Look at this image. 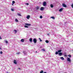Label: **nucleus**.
Here are the masks:
<instances>
[{
  "instance_id": "f257e3e1",
  "label": "nucleus",
  "mask_w": 73,
  "mask_h": 73,
  "mask_svg": "<svg viewBox=\"0 0 73 73\" xmlns=\"http://www.w3.org/2000/svg\"><path fill=\"white\" fill-rule=\"evenodd\" d=\"M33 41L34 43H36V42H37V40L35 38H34L33 39Z\"/></svg>"
},
{
  "instance_id": "f03ea898",
  "label": "nucleus",
  "mask_w": 73,
  "mask_h": 73,
  "mask_svg": "<svg viewBox=\"0 0 73 73\" xmlns=\"http://www.w3.org/2000/svg\"><path fill=\"white\" fill-rule=\"evenodd\" d=\"M62 5L63 7H64L65 8H66V5L65 4L63 3L62 4Z\"/></svg>"
},
{
  "instance_id": "7ed1b4c3",
  "label": "nucleus",
  "mask_w": 73,
  "mask_h": 73,
  "mask_svg": "<svg viewBox=\"0 0 73 73\" xmlns=\"http://www.w3.org/2000/svg\"><path fill=\"white\" fill-rule=\"evenodd\" d=\"M43 5L44 6H45L46 5V2L44 1L43 2Z\"/></svg>"
},
{
  "instance_id": "20e7f679",
  "label": "nucleus",
  "mask_w": 73,
  "mask_h": 73,
  "mask_svg": "<svg viewBox=\"0 0 73 73\" xmlns=\"http://www.w3.org/2000/svg\"><path fill=\"white\" fill-rule=\"evenodd\" d=\"M67 60L69 62H70V61H71V60L69 58H67Z\"/></svg>"
},
{
  "instance_id": "39448f33",
  "label": "nucleus",
  "mask_w": 73,
  "mask_h": 73,
  "mask_svg": "<svg viewBox=\"0 0 73 73\" xmlns=\"http://www.w3.org/2000/svg\"><path fill=\"white\" fill-rule=\"evenodd\" d=\"M58 55L60 56H62V53L59 52L58 54Z\"/></svg>"
},
{
  "instance_id": "423d86ee",
  "label": "nucleus",
  "mask_w": 73,
  "mask_h": 73,
  "mask_svg": "<svg viewBox=\"0 0 73 73\" xmlns=\"http://www.w3.org/2000/svg\"><path fill=\"white\" fill-rule=\"evenodd\" d=\"M25 25H27V26H31V25L30 24H28V23H25Z\"/></svg>"
},
{
  "instance_id": "0eeeda50",
  "label": "nucleus",
  "mask_w": 73,
  "mask_h": 73,
  "mask_svg": "<svg viewBox=\"0 0 73 73\" xmlns=\"http://www.w3.org/2000/svg\"><path fill=\"white\" fill-rule=\"evenodd\" d=\"M14 64H17V62H16V60H14Z\"/></svg>"
},
{
  "instance_id": "6e6552de",
  "label": "nucleus",
  "mask_w": 73,
  "mask_h": 73,
  "mask_svg": "<svg viewBox=\"0 0 73 73\" xmlns=\"http://www.w3.org/2000/svg\"><path fill=\"white\" fill-rule=\"evenodd\" d=\"M21 42H24V39H21Z\"/></svg>"
},
{
  "instance_id": "1a4fd4ad",
  "label": "nucleus",
  "mask_w": 73,
  "mask_h": 73,
  "mask_svg": "<svg viewBox=\"0 0 73 73\" xmlns=\"http://www.w3.org/2000/svg\"><path fill=\"white\" fill-rule=\"evenodd\" d=\"M44 7H42L40 9V10H41V11H43V10H44Z\"/></svg>"
},
{
  "instance_id": "9d476101",
  "label": "nucleus",
  "mask_w": 73,
  "mask_h": 73,
  "mask_svg": "<svg viewBox=\"0 0 73 73\" xmlns=\"http://www.w3.org/2000/svg\"><path fill=\"white\" fill-rule=\"evenodd\" d=\"M17 15H18V16H21V13H18Z\"/></svg>"
},
{
  "instance_id": "9b49d317",
  "label": "nucleus",
  "mask_w": 73,
  "mask_h": 73,
  "mask_svg": "<svg viewBox=\"0 0 73 73\" xmlns=\"http://www.w3.org/2000/svg\"><path fill=\"white\" fill-rule=\"evenodd\" d=\"M27 19H29V18H30V15H27Z\"/></svg>"
},
{
  "instance_id": "f8f14e48",
  "label": "nucleus",
  "mask_w": 73,
  "mask_h": 73,
  "mask_svg": "<svg viewBox=\"0 0 73 73\" xmlns=\"http://www.w3.org/2000/svg\"><path fill=\"white\" fill-rule=\"evenodd\" d=\"M63 10V9L61 8L59 10V11L60 12H62V11Z\"/></svg>"
},
{
  "instance_id": "ddd939ff",
  "label": "nucleus",
  "mask_w": 73,
  "mask_h": 73,
  "mask_svg": "<svg viewBox=\"0 0 73 73\" xmlns=\"http://www.w3.org/2000/svg\"><path fill=\"white\" fill-rule=\"evenodd\" d=\"M29 41L30 42H32V38H31L29 39Z\"/></svg>"
},
{
  "instance_id": "4468645a",
  "label": "nucleus",
  "mask_w": 73,
  "mask_h": 73,
  "mask_svg": "<svg viewBox=\"0 0 73 73\" xmlns=\"http://www.w3.org/2000/svg\"><path fill=\"white\" fill-rule=\"evenodd\" d=\"M61 50H59L58 51V53H60V52H61Z\"/></svg>"
},
{
  "instance_id": "2eb2a0df",
  "label": "nucleus",
  "mask_w": 73,
  "mask_h": 73,
  "mask_svg": "<svg viewBox=\"0 0 73 73\" xmlns=\"http://www.w3.org/2000/svg\"><path fill=\"white\" fill-rule=\"evenodd\" d=\"M60 59H61V60H64V58H63V57H61L60 58Z\"/></svg>"
},
{
  "instance_id": "dca6fc26",
  "label": "nucleus",
  "mask_w": 73,
  "mask_h": 73,
  "mask_svg": "<svg viewBox=\"0 0 73 73\" xmlns=\"http://www.w3.org/2000/svg\"><path fill=\"white\" fill-rule=\"evenodd\" d=\"M39 9V7L38 6H37L36 7V10H38Z\"/></svg>"
},
{
  "instance_id": "f3484780",
  "label": "nucleus",
  "mask_w": 73,
  "mask_h": 73,
  "mask_svg": "<svg viewBox=\"0 0 73 73\" xmlns=\"http://www.w3.org/2000/svg\"><path fill=\"white\" fill-rule=\"evenodd\" d=\"M50 6L51 8H53V5L52 4H51Z\"/></svg>"
},
{
  "instance_id": "a211bd4d",
  "label": "nucleus",
  "mask_w": 73,
  "mask_h": 73,
  "mask_svg": "<svg viewBox=\"0 0 73 73\" xmlns=\"http://www.w3.org/2000/svg\"><path fill=\"white\" fill-rule=\"evenodd\" d=\"M15 21L16 22H19V21H18V20L17 19H15Z\"/></svg>"
},
{
  "instance_id": "6ab92c4d",
  "label": "nucleus",
  "mask_w": 73,
  "mask_h": 73,
  "mask_svg": "<svg viewBox=\"0 0 73 73\" xmlns=\"http://www.w3.org/2000/svg\"><path fill=\"white\" fill-rule=\"evenodd\" d=\"M45 42H46V43H48L49 42V41L46 40Z\"/></svg>"
},
{
  "instance_id": "aec40b11",
  "label": "nucleus",
  "mask_w": 73,
  "mask_h": 73,
  "mask_svg": "<svg viewBox=\"0 0 73 73\" xmlns=\"http://www.w3.org/2000/svg\"><path fill=\"white\" fill-rule=\"evenodd\" d=\"M58 52H55V54H58Z\"/></svg>"
},
{
  "instance_id": "412c9836",
  "label": "nucleus",
  "mask_w": 73,
  "mask_h": 73,
  "mask_svg": "<svg viewBox=\"0 0 73 73\" xmlns=\"http://www.w3.org/2000/svg\"><path fill=\"white\" fill-rule=\"evenodd\" d=\"M39 40L40 41V42L42 41V40H41V38H39Z\"/></svg>"
},
{
  "instance_id": "4be33fe9",
  "label": "nucleus",
  "mask_w": 73,
  "mask_h": 73,
  "mask_svg": "<svg viewBox=\"0 0 73 73\" xmlns=\"http://www.w3.org/2000/svg\"><path fill=\"white\" fill-rule=\"evenodd\" d=\"M68 57H70H70H72V56L70 55H68Z\"/></svg>"
},
{
  "instance_id": "5701e85b",
  "label": "nucleus",
  "mask_w": 73,
  "mask_h": 73,
  "mask_svg": "<svg viewBox=\"0 0 73 73\" xmlns=\"http://www.w3.org/2000/svg\"><path fill=\"white\" fill-rule=\"evenodd\" d=\"M51 18H52V19H54L55 18L54 17H51Z\"/></svg>"
},
{
  "instance_id": "b1692460",
  "label": "nucleus",
  "mask_w": 73,
  "mask_h": 73,
  "mask_svg": "<svg viewBox=\"0 0 73 73\" xmlns=\"http://www.w3.org/2000/svg\"><path fill=\"white\" fill-rule=\"evenodd\" d=\"M11 11H14V10H15V9L11 8Z\"/></svg>"
},
{
  "instance_id": "393cba45",
  "label": "nucleus",
  "mask_w": 73,
  "mask_h": 73,
  "mask_svg": "<svg viewBox=\"0 0 73 73\" xmlns=\"http://www.w3.org/2000/svg\"><path fill=\"white\" fill-rule=\"evenodd\" d=\"M15 1H12V3H13V4H15Z\"/></svg>"
},
{
  "instance_id": "a878e982",
  "label": "nucleus",
  "mask_w": 73,
  "mask_h": 73,
  "mask_svg": "<svg viewBox=\"0 0 73 73\" xmlns=\"http://www.w3.org/2000/svg\"><path fill=\"white\" fill-rule=\"evenodd\" d=\"M40 19H42V16L41 15H40Z\"/></svg>"
},
{
  "instance_id": "bb28decb",
  "label": "nucleus",
  "mask_w": 73,
  "mask_h": 73,
  "mask_svg": "<svg viewBox=\"0 0 73 73\" xmlns=\"http://www.w3.org/2000/svg\"><path fill=\"white\" fill-rule=\"evenodd\" d=\"M17 54H20V52H17L16 53Z\"/></svg>"
},
{
  "instance_id": "cd10ccee",
  "label": "nucleus",
  "mask_w": 73,
  "mask_h": 73,
  "mask_svg": "<svg viewBox=\"0 0 73 73\" xmlns=\"http://www.w3.org/2000/svg\"><path fill=\"white\" fill-rule=\"evenodd\" d=\"M43 73V71L42 70L40 72V73Z\"/></svg>"
},
{
  "instance_id": "c85d7f7f",
  "label": "nucleus",
  "mask_w": 73,
  "mask_h": 73,
  "mask_svg": "<svg viewBox=\"0 0 73 73\" xmlns=\"http://www.w3.org/2000/svg\"><path fill=\"white\" fill-rule=\"evenodd\" d=\"M25 28H28V27L26 25L25 26Z\"/></svg>"
},
{
  "instance_id": "c756f323",
  "label": "nucleus",
  "mask_w": 73,
  "mask_h": 73,
  "mask_svg": "<svg viewBox=\"0 0 73 73\" xmlns=\"http://www.w3.org/2000/svg\"><path fill=\"white\" fill-rule=\"evenodd\" d=\"M14 31H15V33H17V31H16V30H14Z\"/></svg>"
},
{
  "instance_id": "7c9ffc66",
  "label": "nucleus",
  "mask_w": 73,
  "mask_h": 73,
  "mask_svg": "<svg viewBox=\"0 0 73 73\" xmlns=\"http://www.w3.org/2000/svg\"><path fill=\"white\" fill-rule=\"evenodd\" d=\"M5 42L6 43V44H8V41H5Z\"/></svg>"
},
{
  "instance_id": "2f4dec72",
  "label": "nucleus",
  "mask_w": 73,
  "mask_h": 73,
  "mask_svg": "<svg viewBox=\"0 0 73 73\" xmlns=\"http://www.w3.org/2000/svg\"><path fill=\"white\" fill-rule=\"evenodd\" d=\"M71 7H72V8H73V4L71 5Z\"/></svg>"
},
{
  "instance_id": "473e14b6",
  "label": "nucleus",
  "mask_w": 73,
  "mask_h": 73,
  "mask_svg": "<svg viewBox=\"0 0 73 73\" xmlns=\"http://www.w3.org/2000/svg\"><path fill=\"white\" fill-rule=\"evenodd\" d=\"M0 54H3V52L1 51L0 52Z\"/></svg>"
},
{
  "instance_id": "72a5a7b5",
  "label": "nucleus",
  "mask_w": 73,
  "mask_h": 73,
  "mask_svg": "<svg viewBox=\"0 0 73 73\" xmlns=\"http://www.w3.org/2000/svg\"><path fill=\"white\" fill-rule=\"evenodd\" d=\"M64 57H67V55L66 54H65L64 55Z\"/></svg>"
},
{
  "instance_id": "f704fd0d",
  "label": "nucleus",
  "mask_w": 73,
  "mask_h": 73,
  "mask_svg": "<svg viewBox=\"0 0 73 73\" xmlns=\"http://www.w3.org/2000/svg\"><path fill=\"white\" fill-rule=\"evenodd\" d=\"M26 5H29V3H26Z\"/></svg>"
},
{
  "instance_id": "c9c22d12",
  "label": "nucleus",
  "mask_w": 73,
  "mask_h": 73,
  "mask_svg": "<svg viewBox=\"0 0 73 73\" xmlns=\"http://www.w3.org/2000/svg\"><path fill=\"white\" fill-rule=\"evenodd\" d=\"M42 50H43V51H45V50L44 49H42Z\"/></svg>"
},
{
  "instance_id": "e433bc0d",
  "label": "nucleus",
  "mask_w": 73,
  "mask_h": 73,
  "mask_svg": "<svg viewBox=\"0 0 73 73\" xmlns=\"http://www.w3.org/2000/svg\"><path fill=\"white\" fill-rule=\"evenodd\" d=\"M0 39H1H1H2V38H1V36H0Z\"/></svg>"
},
{
  "instance_id": "4c0bfd02",
  "label": "nucleus",
  "mask_w": 73,
  "mask_h": 73,
  "mask_svg": "<svg viewBox=\"0 0 73 73\" xmlns=\"http://www.w3.org/2000/svg\"><path fill=\"white\" fill-rule=\"evenodd\" d=\"M47 35H49V34L48 33V34H47Z\"/></svg>"
},
{
  "instance_id": "58836bf2",
  "label": "nucleus",
  "mask_w": 73,
  "mask_h": 73,
  "mask_svg": "<svg viewBox=\"0 0 73 73\" xmlns=\"http://www.w3.org/2000/svg\"><path fill=\"white\" fill-rule=\"evenodd\" d=\"M24 54H27V53H24Z\"/></svg>"
},
{
  "instance_id": "ea45409f",
  "label": "nucleus",
  "mask_w": 73,
  "mask_h": 73,
  "mask_svg": "<svg viewBox=\"0 0 73 73\" xmlns=\"http://www.w3.org/2000/svg\"><path fill=\"white\" fill-rule=\"evenodd\" d=\"M1 47H0V50H1Z\"/></svg>"
},
{
  "instance_id": "a19ab883",
  "label": "nucleus",
  "mask_w": 73,
  "mask_h": 73,
  "mask_svg": "<svg viewBox=\"0 0 73 73\" xmlns=\"http://www.w3.org/2000/svg\"><path fill=\"white\" fill-rule=\"evenodd\" d=\"M18 69H20V68H18Z\"/></svg>"
},
{
  "instance_id": "79ce46f5",
  "label": "nucleus",
  "mask_w": 73,
  "mask_h": 73,
  "mask_svg": "<svg viewBox=\"0 0 73 73\" xmlns=\"http://www.w3.org/2000/svg\"><path fill=\"white\" fill-rule=\"evenodd\" d=\"M43 73H46V72H43Z\"/></svg>"
},
{
  "instance_id": "37998d69",
  "label": "nucleus",
  "mask_w": 73,
  "mask_h": 73,
  "mask_svg": "<svg viewBox=\"0 0 73 73\" xmlns=\"http://www.w3.org/2000/svg\"><path fill=\"white\" fill-rule=\"evenodd\" d=\"M13 4H13V3H12V5H13Z\"/></svg>"
},
{
  "instance_id": "c03bdc74",
  "label": "nucleus",
  "mask_w": 73,
  "mask_h": 73,
  "mask_svg": "<svg viewBox=\"0 0 73 73\" xmlns=\"http://www.w3.org/2000/svg\"><path fill=\"white\" fill-rule=\"evenodd\" d=\"M37 51H36V53H37Z\"/></svg>"
},
{
  "instance_id": "a18cd8bd",
  "label": "nucleus",
  "mask_w": 73,
  "mask_h": 73,
  "mask_svg": "<svg viewBox=\"0 0 73 73\" xmlns=\"http://www.w3.org/2000/svg\"><path fill=\"white\" fill-rule=\"evenodd\" d=\"M64 54H66V53L65 52V53H64Z\"/></svg>"
},
{
  "instance_id": "49530a36",
  "label": "nucleus",
  "mask_w": 73,
  "mask_h": 73,
  "mask_svg": "<svg viewBox=\"0 0 73 73\" xmlns=\"http://www.w3.org/2000/svg\"><path fill=\"white\" fill-rule=\"evenodd\" d=\"M23 53H24V52Z\"/></svg>"
}]
</instances>
